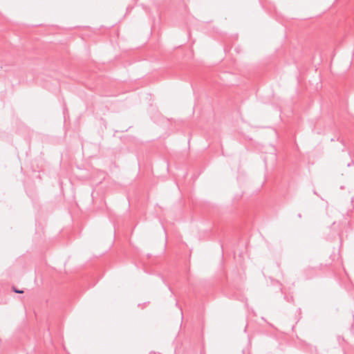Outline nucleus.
Returning a JSON list of instances; mask_svg holds the SVG:
<instances>
[{
  "label": "nucleus",
  "instance_id": "obj_1",
  "mask_svg": "<svg viewBox=\"0 0 354 354\" xmlns=\"http://www.w3.org/2000/svg\"><path fill=\"white\" fill-rule=\"evenodd\" d=\"M12 290L13 292H15L16 293H23L24 292L23 290H19L15 286H12Z\"/></svg>",
  "mask_w": 354,
  "mask_h": 354
},
{
  "label": "nucleus",
  "instance_id": "obj_2",
  "mask_svg": "<svg viewBox=\"0 0 354 354\" xmlns=\"http://www.w3.org/2000/svg\"><path fill=\"white\" fill-rule=\"evenodd\" d=\"M351 165V162H350V163H348V164L347 165V166H348V167H350Z\"/></svg>",
  "mask_w": 354,
  "mask_h": 354
},
{
  "label": "nucleus",
  "instance_id": "obj_3",
  "mask_svg": "<svg viewBox=\"0 0 354 354\" xmlns=\"http://www.w3.org/2000/svg\"><path fill=\"white\" fill-rule=\"evenodd\" d=\"M298 216H299V218H301V214H298Z\"/></svg>",
  "mask_w": 354,
  "mask_h": 354
}]
</instances>
